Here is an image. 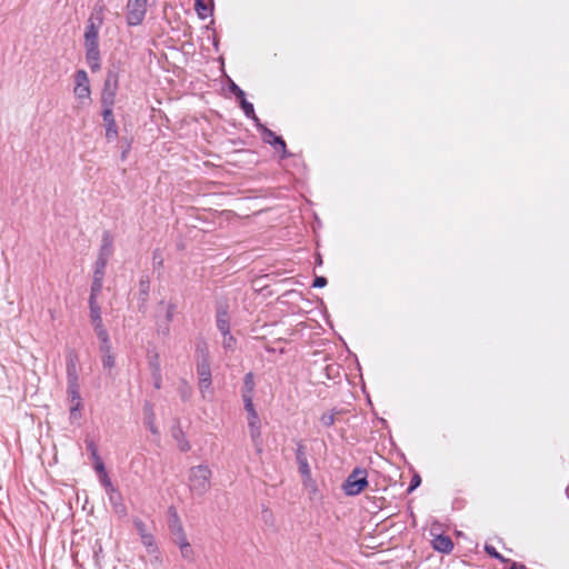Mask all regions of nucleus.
Segmentation results:
<instances>
[{
  "mask_svg": "<svg viewBox=\"0 0 569 569\" xmlns=\"http://www.w3.org/2000/svg\"><path fill=\"white\" fill-rule=\"evenodd\" d=\"M212 472L209 466L199 465L189 470L188 485L193 495L203 496L210 489Z\"/></svg>",
  "mask_w": 569,
  "mask_h": 569,
  "instance_id": "f257e3e1",
  "label": "nucleus"
},
{
  "mask_svg": "<svg viewBox=\"0 0 569 569\" xmlns=\"http://www.w3.org/2000/svg\"><path fill=\"white\" fill-rule=\"evenodd\" d=\"M119 88V76L116 71L109 70L104 80L101 103L103 108H113Z\"/></svg>",
  "mask_w": 569,
  "mask_h": 569,
  "instance_id": "f03ea898",
  "label": "nucleus"
},
{
  "mask_svg": "<svg viewBox=\"0 0 569 569\" xmlns=\"http://www.w3.org/2000/svg\"><path fill=\"white\" fill-rule=\"evenodd\" d=\"M367 486V471L365 469L356 468L346 479L343 490L348 496H357Z\"/></svg>",
  "mask_w": 569,
  "mask_h": 569,
  "instance_id": "7ed1b4c3",
  "label": "nucleus"
},
{
  "mask_svg": "<svg viewBox=\"0 0 569 569\" xmlns=\"http://www.w3.org/2000/svg\"><path fill=\"white\" fill-rule=\"evenodd\" d=\"M148 0H128L127 22L129 26H139L147 12Z\"/></svg>",
  "mask_w": 569,
  "mask_h": 569,
  "instance_id": "20e7f679",
  "label": "nucleus"
},
{
  "mask_svg": "<svg viewBox=\"0 0 569 569\" xmlns=\"http://www.w3.org/2000/svg\"><path fill=\"white\" fill-rule=\"evenodd\" d=\"M74 83H76V86L73 89V93H74L76 98L81 101L90 100V94H91L90 82H89L88 74L84 70H78L76 72Z\"/></svg>",
  "mask_w": 569,
  "mask_h": 569,
  "instance_id": "39448f33",
  "label": "nucleus"
},
{
  "mask_svg": "<svg viewBox=\"0 0 569 569\" xmlns=\"http://www.w3.org/2000/svg\"><path fill=\"white\" fill-rule=\"evenodd\" d=\"M68 396L70 399V419L77 420L79 418V410L82 407V399L80 396V385L79 382H69L68 383Z\"/></svg>",
  "mask_w": 569,
  "mask_h": 569,
  "instance_id": "423d86ee",
  "label": "nucleus"
},
{
  "mask_svg": "<svg viewBox=\"0 0 569 569\" xmlns=\"http://www.w3.org/2000/svg\"><path fill=\"white\" fill-rule=\"evenodd\" d=\"M79 357L74 350L67 353V383L79 382Z\"/></svg>",
  "mask_w": 569,
  "mask_h": 569,
  "instance_id": "0eeeda50",
  "label": "nucleus"
},
{
  "mask_svg": "<svg viewBox=\"0 0 569 569\" xmlns=\"http://www.w3.org/2000/svg\"><path fill=\"white\" fill-rule=\"evenodd\" d=\"M86 61L92 72H97L101 68V58L99 44L84 46Z\"/></svg>",
  "mask_w": 569,
  "mask_h": 569,
  "instance_id": "6e6552de",
  "label": "nucleus"
},
{
  "mask_svg": "<svg viewBox=\"0 0 569 569\" xmlns=\"http://www.w3.org/2000/svg\"><path fill=\"white\" fill-rule=\"evenodd\" d=\"M102 118L106 123V138L109 141L113 140L118 136V129L112 108H103Z\"/></svg>",
  "mask_w": 569,
  "mask_h": 569,
  "instance_id": "1a4fd4ad",
  "label": "nucleus"
},
{
  "mask_svg": "<svg viewBox=\"0 0 569 569\" xmlns=\"http://www.w3.org/2000/svg\"><path fill=\"white\" fill-rule=\"evenodd\" d=\"M197 373L199 377V389L201 392L211 386L210 362H198Z\"/></svg>",
  "mask_w": 569,
  "mask_h": 569,
  "instance_id": "9d476101",
  "label": "nucleus"
},
{
  "mask_svg": "<svg viewBox=\"0 0 569 569\" xmlns=\"http://www.w3.org/2000/svg\"><path fill=\"white\" fill-rule=\"evenodd\" d=\"M262 133L264 142L273 146L276 150H280L283 156H286L287 147L284 140L281 137L277 136L273 131L266 127H262Z\"/></svg>",
  "mask_w": 569,
  "mask_h": 569,
  "instance_id": "9b49d317",
  "label": "nucleus"
},
{
  "mask_svg": "<svg viewBox=\"0 0 569 569\" xmlns=\"http://www.w3.org/2000/svg\"><path fill=\"white\" fill-rule=\"evenodd\" d=\"M107 495H108V498H109L110 505L112 506L113 511L119 517L127 516V508L123 503V498H122V495L120 493V491L118 489H114V490H111L110 492H108Z\"/></svg>",
  "mask_w": 569,
  "mask_h": 569,
  "instance_id": "f8f14e48",
  "label": "nucleus"
},
{
  "mask_svg": "<svg viewBox=\"0 0 569 569\" xmlns=\"http://www.w3.org/2000/svg\"><path fill=\"white\" fill-rule=\"evenodd\" d=\"M296 460H297V463L299 466V471L301 472V475L303 477L309 478L311 471H310V467H309V463H308L306 447L303 445H301V443H299L298 447H297Z\"/></svg>",
  "mask_w": 569,
  "mask_h": 569,
  "instance_id": "ddd939ff",
  "label": "nucleus"
},
{
  "mask_svg": "<svg viewBox=\"0 0 569 569\" xmlns=\"http://www.w3.org/2000/svg\"><path fill=\"white\" fill-rule=\"evenodd\" d=\"M113 253V238L109 231L102 233L101 247L99 249L98 258L109 260Z\"/></svg>",
  "mask_w": 569,
  "mask_h": 569,
  "instance_id": "4468645a",
  "label": "nucleus"
},
{
  "mask_svg": "<svg viewBox=\"0 0 569 569\" xmlns=\"http://www.w3.org/2000/svg\"><path fill=\"white\" fill-rule=\"evenodd\" d=\"M217 328L221 335L230 332V318L227 308L220 306L217 310Z\"/></svg>",
  "mask_w": 569,
  "mask_h": 569,
  "instance_id": "2eb2a0df",
  "label": "nucleus"
},
{
  "mask_svg": "<svg viewBox=\"0 0 569 569\" xmlns=\"http://www.w3.org/2000/svg\"><path fill=\"white\" fill-rule=\"evenodd\" d=\"M99 44V28L90 19L84 32V46Z\"/></svg>",
  "mask_w": 569,
  "mask_h": 569,
  "instance_id": "dca6fc26",
  "label": "nucleus"
},
{
  "mask_svg": "<svg viewBox=\"0 0 569 569\" xmlns=\"http://www.w3.org/2000/svg\"><path fill=\"white\" fill-rule=\"evenodd\" d=\"M432 547L440 552L449 553L453 549V543L448 536L438 535L432 540Z\"/></svg>",
  "mask_w": 569,
  "mask_h": 569,
  "instance_id": "f3484780",
  "label": "nucleus"
},
{
  "mask_svg": "<svg viewBox=\"0 0 569 569\" xmlns=\"http://www.w3.org/2000/svg\"><path fill=\"white\" fill-rule=\"evenodd\" d=\"M90 320L92 326L103 325L101 309L97 300L89 299Z\"/></svg>",
  "mask_w": 569,
  "mask_h": 569,
  "instance_id": "a211bd4d",
  "label": "nucleus"
},
{
  "mask_svg": "<svg viewBox=\"0 0 569 569\" xmlns=\"http://www.w3.org/2000/svg\"><path fill=\"white\" fill-rule=\"evenodd\" d=\"M253 391H254V376L252 372H248L243 378L242 399L253 398Z\"/></svg>",
  "mask_w": 569,
  "mask_h": 569,
  "instance_id": "6ab92c4d",
  "label": "nucleus"
},
{
  "mask_svg": "<svg viewBox=\"0 0 569 569\" xmlns=\"http://www.w3.org/2000/svg\"><path fill=\"white\" fill-rule=\"evenodd\" d=\"M194 10L200 19H206L212 13V0L209 3L206 0H194Z\"/></svg>",
  "mask_w": 569,
  "mask_h": 569,
  "instance_id": "aec40b11",
  "label": "nucleus"
},
{
  "mask_svg": "<svg viewBox=\"0 0 569 569\" xmlns=\"http://www.w3.org/2000/svg\"><path fill=\"white\" fill-rule=\"evenodd\" d=\"M196 357L198 362H210L209 361V347L204 340H200L196 346Z\"/></svg>",
  "mask_w": 569,
  "mask_h": 569,
  "instance_id": "412c9836",
  "label": "nucleus"
},
{
  "mask_svg": "<svg viewBox=\"0 0 569 569\" xmlns=\"http://www.w3.org/2000/svg\"><path fill=\"white\" fill-rule=\"evenodd\" d=\"M103 279L104 278L92 277L89 299L97 300L103 288Z\"/></svg>",
  "mask_w": 569,
  "mask_h": 569,
  "instance_id": "4be33fe9",
  "label": "nucleus"
},
{
  "mask_svg": "<svg viewBox=\"0 0 569 569\" xmlns=\"http://www.w3.org/2000/svg\"><path fill=\"white\" fill-rule=\"evenodd\" d=\"M144 413L148 428L152 433H157V429L154 427V412L151 405L147 403L144 406Z\"/></svg>",
  "mask_w": 569,
  "mask_h": 569,
  "instance_id": "5701e85b",
  "label": "nucleus"
},
{
  "mask_svg": "<svg viewBox=\"0 0 569 569\" xmlns=\"http://www.w3.org/2000/svg\"><path fill=\"white\" fill-rule=\"evenodd\" d=\"M108 260L97 258L93 268V277L104 278Z\"/></svg>",
  "mask_w": 569,
  "mask_h": 569,
  "instance_id": "b1692460",
  "label": "nucleus"
},
{
  "mask_svg": "<svg viewBox=\"0 0 569 569\" xmlns=\"http://www.w3.org/2000/svg\"><path fill=\"white\" fill-rule=\"evenodd\" d=\"M140 295L142 296V301H146L150 291V280L148 276H143L139 281Z\"/></svg>",
  "mask_w": 569,
  "mask_h": 569,
  "instance_id": "393cba45",
  "label": "nucleus"
},
{
  "mask_svg": "<svg viewBox=\"0 0 569 569\" xmlns=\"http://www.w3.org/2000/svg\"><path fill=\"white\" fill-rule=\"evenodd\" d=\"M239 102H240L241 109L243 110L244 114L248 118H251V119L258 121V118L254 113L253 104L251 102L247 101L246 98H243V100H239Z\"/></svg>",
  "mask_w": 569,
  "mask_h": 569,
  "instance_id": "a878e982",
  "label": "nucleus"
},
{
  "mask_svg": "<svg viewBox=\"0 0 569 569\" xmlns=\"http://www.w3.org/2000/svg\"><path fill=\"white\" fill-rule=\"evenodd\" d=\"M86 447H87L88 452H90V456L93 461L98 460L100 458L99 452H98V447L93 439L87 438Z\"/></svg>",
  "mask_w": 569,
  "mask_h": 569,
  "instance_id": "bb28decb",
  "label": "nucleus"
},
{
  "mask_svg": "<svg viewBox=\"0 0 569 569\" xmlns=\"http://www.w3.org/2000/svg\"><path fill=\"white\" fill-rule=\"evenodd\" d=\"M223 336V340H222V347L226 349V350H234L236 348V345H237V340L236 338L229 333L227 335H222Z\"/></svg>",
  "mask_w": 569,
  "mask_h": 569,
  "instance_id": "cd10ccee",
  "label": "nucleus"
},
{
  "mask_svg": "<svg viewBox=\"0 0 569 569\" xmlns=\"http://www.w3.org/2000/svg\"><path fill=\"white\" fill-rule=\"evenodd\" d=\"M249 431H250V437L252 439V442L260 451L261 450V448H260V437H261L260 426L249 427Z\"/></svg>",
  "mask_w": 569,
  "mask_h": 569,
  "instance_id": "c85d7f7f",
  "label": "nucleus"
},
{
  "mask_svg": "<svg viewBox=\"0 0 569 569\" xmlns=\"http://www.w3.org/2000/svg\"><path fill=\"white\" fill-rule=\"evenodd\" d=\"M93 329L100 342H108V340H110L108 331L103 325L93 326Z\"/></svg>",
  "mask_w": 569,
  "mask_h": 569,
  "instance_id": "c756f323",
  "label": "nucleus"
},
{
  "mask_svg": "<svg viewBox=\"0 0 569 569\" xmlns=\"http://www.w3.org/2000/svg\"><path fill=\"white\" fill-rule=\"evenodd\" d=\"M101 361H102V367L108 370H111L116 366L114 356L112 353L103 355Z\"/></svg>",
  "mask_w": 569,
  "mask_h": 569,
  "instance_id": "7c9ffc66",
  "label": "nucleus"
},
{
  "mask_svg": "<svg viewBox=\"0 0 569 569\" xmlns=\"http://www.w3.org/2000/svg\"><path fill=\"white\" fill-rule=\"evenodd\" d=\"M179 392H180L182 400L187 401V400H189V398L191 396V388L189 387V385L186 381H182V383L179 388Z\"/></svg>",
  "mask_w": 569,
  "mask_h": 569,
  "instance_id": "2f4dec72",
  "label": "nucleus"
},
{
  "mask_svg": "<svg viewBox=\"0 0 569 569\" xmlns=\"http://www.w3.org/2000/svg\"><path fill=\"white\" fill-rule=\"evenodd\" d=\"M485 550H486V552H487L490 557H492V558H496V559H498V560H500V561H502V562L508 561L507 559H505V558H503V557H502V556H501V555L496 550V548H495L493 546L486 545Z\"/></svg>",
  "mask_w": 569,
  "mask_h": 569,
  "instance_id": "473e14b6",
  "label": "nucleus"
},
{
  "mask_svg": "<svg viewBox=\"0 0 569 569\" xmlns=\"http://www.w3.org/2000/svg\"><path fill=\"white\" fill-rule=\"evenodd\" d=\"M151 378H152V381H153V387L156 389H161L162 387V376H161V370H154V372H151Z\"/></svg>",
  "mask_w": 569,
  "mask_h": 569,
  "instance_id": "72a5a7b5",
  "label": "nucleus"
},
{
  "mask_svg": "<svg viewBox=\"0 0 569 569\" xmlns=\"http://www.w3.org/2000/svg\"><path fill=\"white\" fill-rule=\"evenodd\" d=\"M320 421L325 427H331L335 423V415L332 412H326L321 416Z\"/></svg>",
  "mask_w": 569,
  "mask_h": 569,
  "instance_id": "f704fd0d",
  "label": "nucleus"
},
{
  "mask_svg": "<svg viewBox=\"0 0 569 569\" xmlns=\"http://www.w3.org/2000/svg\"><path fill=\"white\" fill-rule=\"evenodd\" d=\"M100 481L102 483V486L104 487L107 493L110 492L111 490H114V486L112 485L111 480L109 479L107 472H103L102 476H100Z\"/></svg>",
  "mask_w": 569,
  "mask_h": 569,
  "instance_id": "c9c22d12",
  "label": "nucleus"
},
{
  "mask_svg": "<svg viewBox=\"0 0 569 569\" xmlns=\"http://www.w3.org/2000/svg\"><path fill=\"white\" fill-rule=\"evenodd\" d=\"M133 526L136 528V530L138 531L139 536L141 537L143 533H147L148 530H147V526L144 525V522L139 519V518H134L133 519Z\"/></svg>",
  "mask_w": 569,
  "mask_h": 569,
  "instance_id": "e433bc0d",
  "label": "nucleus"
},
{
  "mask_svg": "<svg viewBox=\"0 0 569 569\" xmlns=\"http://www.w3.org/2000/svg\"><path fill=\"white\" fill-rule=\"evenodd\" d=\"M230 91L236 96V98L238 100H243V98H246L244 91L240 87H238L234 82H231Z\"/></svg>",
  "mask_w": 569,
  "mask_h": 569,
  "instance_id": "4c0bfd02",
  "label": "nucleus"
},
{
  "mask_svg": "<svg viewBox=\"0 0 569 569\" xmlns=\"http://www.w3.org/2000/svg\"><path fill=\"white\" fill-rule=\"evenodd\" d=\"M242 400H243L244 409L248 412V416L256 415L257 411L253 406V398H246Z\"/></svg>",
  "mask_w": 569,
  "mask_h": 569,
  "instance_id": "58836bf2",
  "label": "nucleus"
},
{
  "mask_svg": "<svg viewBox=\"0 0 569 569\" xmlns=\"http://www.w3.org/2000/svg\"><path fill=\"white\" fill-rule=\"evenodd\" d=\"M141 542L147 547V548H150V547H153L154 546V538L152 536V533H150L149 531L147 533H143L141 537Z\"/></svg>",
  "mask_w": 569,
  "mask_h": 569,
  "instance_id": "ea45409f",
  "label": "nucleus"
},
{
  "mask_svg": "<svg viewBox=\"0 0 569 569\" xmlns=\"http://www.w3.org/2000/svg\"><path fill=\"white\" fill-rule=\"evenodd\" d=\"M182 538L183 543H181V553L184 558H189L191 556L192 550L184 535H182Z\"/></svg>",
  "mask_w": 569,
  "mask_h": 569,
  "instance_id": "a19ab883",
  "label": "nucleus"
},
{
  "mask_svg": "<svg viewBox=\"0 0 569 569\" xmlns=\"http://www.w3.org/2000/svg\"><path fill=\"white\" fill-rule=\"evenodd\" d=\"M149 367L150 372H154L156 368L157 370H161L158 355H154L152 358L149 359Z\"/></svg>",
  "mask_w": 569,
  "mask_h": 569,
  "instance_id": "79ce46f5",
  "label": "nucleus"
},
{
  "mask_svg": "<svg viewBox=\"0 0 569 569\" xmlns=\"http://www.w3.org/2000/svg\"><path fill=\"white\" fill-rule=\"evenodd\" d=\"M421 483V479L418 475H415L412 478H411V481H410V485H409V488H408V492H412Z\"/></svg>",
  "mask_w": 569,
  "mask_h": 569,
  "instance_id": "37998d69",
  "label": "nucleus"
},
{
  "mask_svg": "<svg viewBox=\"0 0 569 569\" xmlns=\"http://www.w3.org/2000/svg\"><path fill=\"white\" fill-rule=\"evenodd\" d=\"M176 312V305L169 303L166 312V319L168 322L172 321Z\"/></svg>",
  "mask_w": 569,
  "mask_h": 569,
  "instance_id": "c03bdc74",
  "label": "nucleus"
},
{
  "mask_svg": "<svg viewBox=\"0 0 569 569\" xmlns=\"http://www.w3.org/2000/svg\"><path fill=\"white\" fill-rule=\"evenodd\" d=\"M260 426V419L258 413L248 416V427H257Z\"/></svg>",
  "mask_w": 569,
  "mask_h": 569,
  "instance_id": "a18cd8bd",
  "label": "nucleus"
},
{
  "mask_svg": "<svg viewBox=\"0 0 569 569\" xmlns=\"http://www.w3.org/2000/svg\"><path fill=\"white\" fill-rule=\"evenodd\" d=\"M327 279L325 277H316V279L313 280V283H312V287L313 288H323L325 286H327Z\"/></svg>",
  "mask_w": 569,
  "mask_h": 569,
  "instance_id": "49530a36",
  "label": "nucleus"
},
{
  "mask_svg": "<svg viewBox=\"0 0 569 569\" xmlns=\"http://www.w3.org/2000/svg\"><path fill=\"white\" fill-rule=\"evenodd\" d=\"M100 351L102 352V356L112 353L110 340H108V342H100Z\"/></svg>",
  "mask_w": 569,
  "mask_h": 569,
  "instance_id": "de8ad7c7",
  "label": "nucleus"
},
{
  "mask_svg": "<svg viewBox=\"0 0 569 569\" xmlns=\"http://www.w3.org/2000/svg\"><path fill=\"white\" fill-rule=\"evenodd\" d=\"M93 462H94V469H96V471H97L100 476H102V475H103V472H106V468H104V465H103V462H102L101 458H99L98 460H94Z\"/></svg>",
  "mask_w": 569,
  "mask_h": 569,
  "instance_id": "09e8293b",
  "label": "nucleus"
},
{
  "mask_svg": "<svg viewBox=\"0 0 569 569\" xmlns=\"http://www.w3.org/2000/svg\"><path fill=\"white\" fill-rule=\"evenodd\" d=\"M152 261H153L154 264H157L159 267L162 266L163 259H162V256H161L159 250H154L153 251Z\"/></svg>",
  "mask_w": 569,
  "mask_h": 569,
  "instance_id": "8fccbe9b",
  "label": "nucleus"
},
{
  "mask_svg": "<svg viewBox=\"0 0 569 569\" xmlns=\"http://www.w3.org/2000/svg\"><path fill=\"white\" fill-rule=\"evenodd\" d=\"M177 531H178V543L181 547V543H183L182 535H184V533H183L182 527L180 525H178Z\"/></svg>",
  "mask_w": 569,
  "mask_h": 569,
  "instance_id": "3c124183",
  "label": "nucleus"
},
{
  "mask_svg": "<svg viewBox=\"0 0 569 569\" xmlns=\"http://www.w3.org/2000/svg\"><path fill=\"white\" fill-rule=\"evenodd\" d=\"M179 448H180V450H181V451H188V450H190V445H189V442H188V441H186V440H184V441H182V442L179 445Z\"/></svg>",
  "mask_w": 569,
  "mask_h": 569,
  "instance_id": "603ef678",
  "label": "nucleus"
},
{
  "mask_svg": "<svg viewBox=\"0 0 569 569\" xmlns=\"http://www.w3.org/2000/svg\"><path fill=\"white\" fill-rule=\"evenodd\" d=\"M509 569H525V566L513 562Z\"/></svg>",
  "mask_w": 569,
  "mask_h": 569,
  "instance_id": "864d4df0",
  "label": "nucleus"
},
{
  "mask_svg": "<svg viewBox=\"0 0 569 569\" xmlns=\"http://www.w3.org/2000/svg\"><path fill=\"white\" fill-rule=\"evenodd\" d=\"M173 517H174V521L178 522V516H177L176 511L173 512Z\"/></svg>",
  "mask_w": 569,
  "mask_h": 569,
  "instance_id": "5fc2aeb1",
  "label": "nucleus"
}]
</instances>
